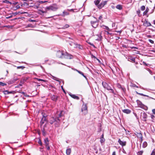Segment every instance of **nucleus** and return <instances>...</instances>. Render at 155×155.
I'll return each instance as SVG.
<instances>
[{"label": "nucleus", "instance_id": "obj_1", "mask_svg": "<svg viewBox=\"0 0 155 155\" xmlns=\"http://www.w3.org/2000/svg\"><path fill=\"white\" fill-rule=\"evenodd\" d=\"M58 8V7L57 5L56 4H53V5L47 7L45 8L46 10H51L53 11H55Z\"/></svg>", "mask_w": 155, "mask_h": 155}, {"label": "nucleus", "instance_id": "obj_2", "mask_svg": "<svg viewBox=\"0 0 155 155\" xmlns=\"http://www.w3.org/2000/svg\"><path fill=\"white\" fill-rule=\"evenodd\" d=\"M102 84L103 87L104 88L106 89L108 91H110V92L113 93V90L112 88L110 86H109L107 83L105 82H103Z\"/></svg>", "mask_w": 155, "mask_h": 155}, {"label": "nucleus", "instance_id": "obj_3", "mask_svg": "<svg viewBox=\"0 0 155 155\" xmlns=\"http://www.w3.org/2000/svg\"><path fill=\"white\" fill-rule=\"evenodd\" d=\"M47 2L46 1L44 2H43L42 1H37L35 3V4L34 5L32 6H34V8L38 9L40 8V7H39V6L40 5V4L43 3Z\"/></svg>", "mask_w": 155, "mask_h": 155}, {"label": "nucleus", "instance_id": "obj_4", "mask_svg": "<svg viewBox=\"0 0 155 155\" xmlns=\"http://www.w3.org/2000/svg\"><path fill=\"white\" fill-rule=\"evenodd\" d=\"M87 107L86 104H83L81 108V111L85 115L87 113Z\"/></svg>", "mask_w": 155, "mask_h": 155}, {"label": "nucleus", "instance_id": "obj_5", "mask_svg": "<svg viewBox=\"0 0 155 155\" xmlns=\"http://www.w3.org/2000/svg\"><path fill=\"white\" fill-rule=\"evenodd\" d=\"M137 102L139 107L144 109H145L146 108H147V107L143 104L139 100H137Z\"/></svg>", "mask_w": 155, "mask_h": 155}, {"label": "nucleus", "instance_id": "obj_6", "mask_svg": "<svg viewBox=\"0 0 155 155\" xmlns=\"http://www.w3.org/2000/svg\"><path fill=\"white\" fill-rule=\"evenodd\" d=\"M64 54L63 51H58L57 52L56 55L59 58H63Z\"/></svg>", "mask_w": 155, "mask_h": 155}, {"label": "nucleus", "instance_id": "obj_7", "mask_svg": "<svg viewBox=\"0 0 155 155\" xmlns=\"http://www.w3.org/2000/svg\"><path fill=\"white\" fill-rule=\"evenodd\" d=\"M63 58L71 59L73 58V56L66 52L64 54Z\"/></svg>", "mask_w": 155, "mask_h": 155}, {"label": "nucleus", "instance_id": "obj_8", "mask_svg": "<svg viewBox=\"0 0 155 155\" xmlns=\"http://www.w3.org/2000/svg\"><path fill=\"white\" fill-rule=\"evenodd\" d=\"M98 21H91V24L94 28H96L98 25Z\"/></svg>", "mask_w": 155, "mask_h": 155}, {"label": "nucleus", "instance_id": "obj_9", "mask_svg": "<svg viewBox=\"0 0 155 155\" xmlns=\"http://www.w3.org/2000/svg\"><path fill=\"white\" fill-rule=\"evenodd\" d=\"M60 120L59 118L58 117H57V119H56V121H55L54 125L55 127H58L60 124Z\"/></svg>", "mask_w": 155, "mask_h": 155}, {"label": "nucleus", "instance_id": "obj_10", "mask_svg": "<svg viewBox=\"0 0 155 155\" xmlns=\"http://www.w3.org/2000/svg\"><path fill=\"white\" fill-rule=\"evenodd\" d=\"M137 137L139 138H140V142L141 143L143 141V136L142 134L140 133H137L135 134Z\"/></svg>", "mask_w": 155, "mask_h": 155}, {"label": "nucleus", "instance_id": "obj_11", "mask_svg": "<svg viewBox=\"0 0 155 155\" xmlns=\"http://www.w3.org/2000/svg\"><path fill=\"white\" fill-rule=\"evenodd\" d=\"M43 8H44L43 7L42 8H40V9H38V13L41 15H42V14L46 13L47 12V10L46 11H44L43 10Z\"/></svg>", "mask_w": 155, "mask_h": 155}, {"label": "nucleus", "instance_id": "obj_12", "mask_svg": "<svg viewBox=\"0 0 155 155\" xmlns=\"http://www.w3.org/2000/svg\"><path fill=\"white\" fill-rule=\"evenodd\" d=\"M143 25L146 27H149L151 26L150 23L147 21L145 20L144 21Z\"/></svg>", "mask_w": 155, "mask_h": 155}, {"label": "nucleus", "instance_id": "obj_13", "mask_svg": "<svg viewBox=\"0 0 155 155\" xmlns=\"http://www.w3.org/2000/svg\"><path fill=\"white\" fill-rule=\"evenodd\" d=\"M56 118L55 117H51L49 120V123L51 124H52L54 123L55 122V121H56Z\"/></svg>", "mask_w": 155, "mask_h": 155}, {"label": "nucleus", "instance_id": "obj_14", "mask_svg": "<svg viewBox=\"0 0 155 155\" xmlns=\"http://www.w3.org/2000/svg\"><path fill=\"white\" fill-rule=\"evenodd\" d=\"M118 142L122 146H124L126 144V142L125 141H122L120 139L118 140Z\"/></svg>", "mask_w": 155, "mask_h": 155}, {"label": "nucleus", "instance_id": "obj_15", "mask_svg": "<svg viewBox=\"0 0 155 155\" xmlns=\"http://www.w3.org/2000/svg\"><path fill=\"white\" fill-rule=\"evenodd\" d=\"M69 95L72 98H73L74 99H77V100H79V97L78 96H76L75 94H72L71 93H70L69 94Z\"/></svg>", "mask_w": 155, "mask_h": 155}, {"label": "nucleus", "instance_id": "obj_16", "mask_svg": "<svg viewBox=\"0 0 155 155\" xmlns=\"http://www.w3.org/2000/svg\"><path fill=\"white\" fill-rule=\"evenodd\" d=\"M3 93L5 94H13L14 93V91H9L8 90H5L3 92Z\"/></svg>", "mask_w": 155, "mask_h": 155}, {"label": "nucleus", "instance_id": "obj_17", "mask_svg": "<svg viewBox=\"0 0 155 155\" xmlns=\"http://www.w3.org/2000/svg\"><path fill=\"white\" fill-rule=\"evenodd\" d=\"M44 142L45 143V146H47L49 145V140L48 138H45L44 139Z\"/></svg>", "mask_w": 155, "mask_h": 155}, {"label": "nucleus", "instance_id": "obj_18", "mask_svg": "<svg viewBox=\"0 0 155 155\" xmlns=\"http://www.w3.org/2000/svg\"><path fill=\"white\" fill-rule=\"evenodd\" d=\"M46 119L45 117V116H43L40 122L41 125H42V124L44 123L45 121H46Z\"/></svg>", "mask_w": 155, "mask_h": 155}, {"label": "nucleus", "instance_id": "obj_19", "mask_svg": "<svg viewBox=\"0 0 155 155\" xmlns=\"http://www.w3.org/2000/svg\"><path fill=\"white\" fill-rule=\"evenodd\" d=\"M122 111L125 113L127 114H129L130 113L131 110L129 109H124L122 110Z\"/></svg>", "mask_w": 155, "mask_h": 155}, {"label": "nucleus", "instance_id": "obj_20", "mask_svg": "<svg viewBox=\"0 0 155 155\" xmlns=\"http://www.w3.org/2000/svg\"><path fill=\"white\" fill-rule=\"evenodd\" d=\"M74 70V71H77V72H78L79 74H80L82 75L85 78H86V77L84 75V74H83V72H82L80 71H79V70L76 69H74H74H72Z\"/></svg>", "mask_w": 155, "mask_h": 155}, {"label": "nucleus", "instance_id": "obj_21", "mask_svg": "<svg viewBox=\"0 0 155 155\" xmlns=\"http://www.w3.org/2000/svg\"><path fill=\"white\" fill-rule=\"evenodd\" d=\"M57 96L54 95H52L51 97V99L54 101H56L57 99Z\"/></svg>", "mask_w": 155, "mask_h": 155}, {"label": "nucleus", "instance_id": "obj_22", "mask_svg": "<svg viewBox=\"0 0 155 155\" xmlns=\"http://www.w3.org/2000/svg\"><path fill=\"white\" fill-rule=\"evenodd\" d=\"M71 152V150L70 148L67 149L66 150V153L67 155H70Z\"/></svg>", "mask_w": 155, "mask_h": 155}, {"label": "nucleus", "instance_id": "obj_23", "mask_svg": "<svg viewBox=\"0 0 155 155\" xmlns=\"http://www.w3.org/2000/svg\"><path fill=\"white\" fill-rule=\"evenodd\" d=\"M149 11V8L147 7L145 11L143 12V15H146L147 14V12Z\"/></svg>", "mask_w": 155, "mask_h": 155}, {"label": "nucleus", "instance_id": "obj_24", "mask_svg": "<svg viewBox=\"0 0 155 155\" xmlns=\"http://www.w3.org/2000/svg\"><path fill=\"white\" fill-rule=\"evenodd\" d=\"M116 8L119 10H121L122 9V5H118L116 6Z\"/></svg>", "mask_w": 155, "mask_h": 155}, {"label": "nucleus", "instance_id": "obj_25", "mask_svg": "<svg viewBox=\"0 0 155 155\" xmlns=\"http://www.w3.org/2000/svg\"><path fill=\"white\" fill-rule=\"evenodd\" d=\"M104 6V5L101 3L99 5H97L98 8L99 9H101Z\"/></svg>", "mask_w": 155, "mask_h": 155}, {"label": "nucleus", "instance_id": "obj_26", "mask_svg": "<svg viewBox=\"0 0 155 155\" xmlns=\"http://www.w3.org/2000/svg\"><path fill=\"white\" fill-rule=\"evenodd\" d=\"M147 146V143L146 142H144L143 143L142 147L143 148L146 147Z\"/></svg>", "mask_w": 155, "mask_h": 155}, {"label": "nucleus", "instance_id": "obj_27", "mask_svg": "<svg viewBox=\"0 0 155 155\" xmlns=\"http://www.w3.org/2000/svg\"><path fill=\"white\" fill-rule=\"evenodd\" d=\"M63 14L62 15L63 16H64L65 15H68V13L67 12H65L64 11L63 12Z\"/></svg>", "mask_w": 155, "mask_h": 155}, {"label": "nucleus", "instance_id": "obj_28", "mask_svg": "<svg viewBox=\"0 0 155 155\" xmlns=\"http://www.w3.org/2000/svg\"><path fill=\"white\" fill-rule=\"evenodd\" d=\"M61 113H62V111H61V112L58 115V116H55V117L57 119L58 117L60 119V117H61L62 116Z\"/></svg>", "mask_w": 155, "mask_h": 155}, {"label": "nucleus", "instance_id": "obj_29", "mask_svg": "<svg viewBox=\"0 0 155 155\" xmlns=\"http://www.w3.org/2000/svg\"><path fill=\"white\" fill-rule=\"evenodd\" d=\"M105 141V139L104 138H100V142L101 143H104Z\"/></svg>", "mask_w": 155, "mask_h": 155}, {"label": "nucleus", "instance_id": "obj_30", "mask_svg": "<svg viewBox=\"0 0 155 155\" xmlns=\"http://www.w3.org/2000/svg\"><path fill=\"white\" fill-rule=\"evenodd\" d=\"M143 118L146 119L147 117V115L145 113H143Z\"/></svg>", "mask_w": 155, "mask_h": 155}, {"label": "nucleus", "instance_id": "obj_31", "mask_svg": "<svg viewBox=\"0 0 155 155\" xmlns=\"http://www.w3.org/2000/svg\"><path fill=\"white\" fill-rule=\"evenodd\" d=\"M103 26L104 27V28L105 29L108 31H110V29L108 27L105 25H103Z\"/></svg>", "mask_w": 155, "mask_h": 155}, {"label": "nucleus", "instance_id": "obj_32", "mask_svg": "<svg viewBox=\"0 0 155 155\" xmlns=\"http://www.w3.org/2000/svg\"><path fill=\"white\" fill-rule=\"evenodd\" d=\"M99 2L100 1L98 0H96L94 1V3L96 5H98Z\"/></svg>", "mask_w": 155, "mask_h": 155}, {"label": "nucleus", "instance_id": "obj_33", "mask_svg": "<svg viewBox=\"0 0 155 155\" xmlns=\"http://www.w3.org/2000/svg\"><path fill=\"white\" fill-rule=\"evenodd\" d=\"M143 152V150L140 151H138L137 153L138 155H141Z\"/></svg>", "mask_w": 155, "mask_h": 155}, {"label": "nucleus", "instance_id": "obj_34", "mask_svg": "<svg viewBox=\"0 0 155 155\" xmlns=\"http://www.w3.org/2000/svg\"><path fill=\"white\" fill-rule=\"evenodd\" d=\"M129 60H131L133 61L134 62H135V58H129L128 59V60L129 61Z\"/></svg>", "mask_w": 155, "mask_h": 155}, {"label": "nucleus", "instance_id": "obj_35", "mask_svg": "<svg viewBox=\"0 0 155 155\" xmlns=\"http://www.w3.org/2000/svg\"><path fill=\"white\" fill-rule=\"evenodd\" d=\"M107 1H102L101 3L104 6L105 5H106L107 3Z\"/></svg>", "mask_w": 155, "mask_h": 155}, {"label": "nucleus", "instance_id": "obj_36", "mask_svg": "<svg viewBox=\"0 0 155 155\" xmlns=\"http://www.w3.org/2000/svg\"><path fill=\"white\" fill-rule=\"evenodd\" d=\"M69 26V25L68 24H66L62 28L64 29L65 28H68Z\"/></svg>", "mask_w": 155, "mask_h": 155}, {"label": "nucleus", "instance_id": "obj_37", "mask_svg": "<svg viewBox=\"0 0 155 155\" xmlns=\"http://www.w3.org/2000/svg\"><path fill=\"white\" fill-rule=\"evenodd\" d=\"M25 68V67L24 66H18L17 67V68L18 69L21 68L22 69H24Z\"/></svg>", "mask_w": 155, "mask_h": 155}, {"label": "nucleus", "instance_id": "obj_38", "mask_svg": "<svg viewBox=\"0 0 155 155\" xmlns=\"http://www.w3.org/2000/svg\"><path fill=\"white\" fill-rule=\"evenodd\" d=\"M145 7L144 6H142L141 7V9L142 11H143L145 9Z\"/></svg>", "mask_w": 155, "mask_h": 155}, {"label": "nucleus", "instance_id": "obj_39", "mask_svg": "<svg viewBox=\"0 0 155 155\" xmlns=\"http://www.w3.org/2000/svg\"><path fill=\"white\" fill-rule=\"evenodd\" d=\"M151 155H155V149H154L152 151Z\"/></svg>", "mask_w": 155, "mask_h": 155}, {"label": "nucleus", "instance_id": "obj_40", "mask_svg": "<svg viewBox=\"0 0 155 155\" xmlns=\"http://www.w3.org/2000/svg\"><path fill=\"white\" fill-rule=\"evenodd\" d=\"M137 94H139V95H140L141 96H145V97H148V96L146 95H145V94H143L142 93H137Z\"/></svg>", "mask_w": 155, "mask_h": 155}, {"label": "nucleus", "instance_id": "obj_41", "mask_svg": "<svg viewBox=\"0 0 155 155\" xmlns=\"http://www.w3.org/2000/svg\"><path fill=\"white\" fill-rule=\"evenodd\" d=\"M38 143L40 144L41 146H42V143L41 142V140L39 139L38 141Z\"/></svg>", "mask_w": 155, "mask_h": 155}, {"label": "nucleus", "instance_id": "obj_42", "mask_svg": "<svg viewBox=\"0 0 155 155\" xmlns=\"http://www.w3.org/2000/svg\"><path fill=\"white\" fill-rule=\"evenodd\" d=\"M117 87L119 88H121L123 90H124L123 88L119 84L117 85Z\"/></svg>", "mask_w": 155, "mask_h": 155}, {"label": "nucleus", "instance_id": "obj_43", "mask_svg": "<svg viewBox=\"0 0 155 155\" xmlns=\"http://www.w3.org/2000/svg\"><path fill=\"white\" fill-rule=\"evenodd\" d=\"M148 41L150 43L152 44H153L154 43V41L151 39H149Z\"/></svg>", "mask_w": 155, "mask_h": 155}, {"label": "nucleus", "instance_id": "obj_44", "mask_svg": "<svg viewBox=\"0 0 155 155\" xmlns=\"http://www.w3.org/2000/svg\"><path fill=\"white\" fill-rule=\"evenodd\" d=\"M1 84V85H2V86H4L6 85V84L5 83H4L2 82V83H0Z\"/></svg>", "mask_w": 155, "mask_h": 155}, {"label": "nucleus", "instance_id": "obj_45", "mask_svg": "<svg viewBox=\"0 0 155 155\" xmlns=\"http://www.w3.org/2000/svg\"><path fill=\"white\" fill-rule=\"evenodd\" d=\"M99 20H102V15H100L99 17Z\"/></svg>", "mask_w": 155, "mask_h": 155}, {"label": "nucleus", "instance_id": "obj_46", "mask_svg": "<svg viewBox=\"0 0 155 155\" xmlns=\"http://www.w3.org/2000/svg\"><path fill=\"white\" fill-rule=\"evenodd\" d=\"M53 78H54V80H56V81H59V79L58 78H56L54 77Z\"/></svg>", "mask_w": 155, "mask_h": 155}, {"label": "nucleus", "instance_id": "obj_47", "mask_svg": "<svg viewBox=\"0 0 155 155\" xmlns=\"http://www.w3.org/2000/svg\"><path fill=\"white\" fill-rule=\"evenodd\" d=\"M47 148V149L48 150H49L50 149V147L49 146V145L47 146H45Z\"/></svg>", "mask_w": 155, "mask_h": 155}, {"label": "nucleus", "instance_id": "obj_48", "mask_svg": "<svg viewBox=\"0 0 155 155\" xmlns=\"http://www.w3.org/2000/svg\"><path fill=\"white\" fill-rule=\"evenodd\" d=\"M42 131L43 132V135H44L45 134V130H44V129L43 128V130H42Z\"/></svg>", "mask_w": 155, "mask_h": 155}, {"label": "nucleus", "instance_id": "obj_49", "mask_svg": "<svg viewBox=\"0 0 155 155\" xmlns=\"http://www.w3.org/2000/svg\"><path fill=\"white\" fill-rule=\"evenodd\" d=\"M150 117L152 119H154V118L155 117V116L153 114L151 115Z\"/></svg>", "mask_w": 155, "mask_h": 155}, {"label": "nucleus", "instance_id": "obj_50", "mask_svg": "<svg viewBox=\"0 0 155 155\" xmlns=\"http://www.w3.org/2000/svg\"><path fill=\"white\" fill-rule=\"evenodd\" d=\"M154 11V8L151 10V12H150V14H152L153 13Z\"/></svg>", "mask_w": 155, "mask_h": 155}, {"label": "nucleus", "instance_id": "obj_51", "mask_svg": "<svg viewBox=\"0 0 155 155\" xmlns=\"http://www.w3.org/2000/svg\"><path fill=\"white\" fill-rule=\"evenodd\" d=\"M137 14L138 15H139L140 13V10L137 11Z\"/></svg>", "mask_w": 155, "mask_h": 155}, {"label": "nucleus", "instance_id": "obj_52", "mask_svg": "<svg viewBox=\"0 0 155 155\" xmlns=\"http://www.w3.org/2000/svg\"><path fill=\"white\" fill-rule=\"evenodd\" d=\"M37 80L38 81H45L44 80L41 79H37Z\"/></svg>", "mask_w": 155, "mask_h": 155}, {"label": "nucleus", "instance_id": "obj_53", "mask_svg": "<svg viewBox=\"0 0 155 155\" xmlns=\"http://www.w3.org/2000/svg\"><path fill=\"white\" fill-rule=\"evenodd\" d=\"M152 111L153 114H155V109H153L152 110Z\"/></svg>", "mask_w": 155, "mask_h": 155}, {"label": "nucleus", "instance_id": "obj_54", "mask_svg": "<svg viewBox=\"0 0 155 155\" xmlns=\"http://www.w3.org/2000/svg\"><path fill=\"white\" fill-rule=\"evenodd\" d=\"M61 88H62V89L63 92L65 93V91L64 90V89L63 88V86H61Z\"/></svg>", "mask_w": 155, "mask_h": 155}, {"label": "nucleus", "instance_id": "obj_55", "mask_svg": "<svg viewBox=\"0 0 155 155\" xmlns=\"http://www.w3.org/2000/svg\"><path fill=\"white\" fill-rule=\"evenodd\" d=\"M112 155H116V152H115V151H114L113 152Z\"/></svg>", "mask_w": 155, "mask_h": 155}, {"label": "nucleus", "instance_id": "obj_56", "mask_svg": "<svg viewBox=\"0 0 155 155\" xmlns=\"http://www.w3.org/2000/svg\"><path fill=\"white\" fill-rule=\"evenodd\" d=\"M16 8H17L18 9L20 8V6L19 5H17L16 6Z\"/></svg>", "mask_w": 155, "mask_h": 155}, {"label": "nucleus", "instance_id": "obj_57", "mask_svg": "<svg viewBox=\"0 0 155 155\" xmlns=\"http://www.w3.org/2000/svg\"><path fill=\"white\" fill-rule=\"evenodd\" d=\"M143 64H144V65H146V66H147V64L145 62L143 61Z\"/></svg>", "mask_w": 155, "mask_h": 155}, {"label": "nucleus", "instance_id": "obj_58", "mask_svg": "<svg viewBox=\"0 0 155 155\" xmlns=\"http://www.w3.org/2000/svg\"><path fill=\"white\" fill-rule=\"evenodd\" d=\"M29 21H31V22H33V21H35V20H31V19L30 20H29Z\"/></svg>", "mask_w": 155, "mask_h": 155}, {"label": "nucleus", "instance_id": "obj_59", "mask_svg": "<svg viewBox=\"0 0 155 155\" xmlns=\"http://www.w3.org/2000/svg\"><path fill=\"white\" fill-rule=\"evenodd\" d=\"M107 34L111 35V34L109 33L108 31H106Z\"/></svg>", "mask_w": 155, "mask_h": 155}, {"label": "nucleus", "instance_id": "obj_60", "mask_svg": "<svg viewBox=\"0 0 155 155\" xmlns=\"http://www.w3.org/2000/svg\"><path fill=\"white\" fill-rule=\"evenodd\" d=\"M6 2L7 3H9L10 2L9 1H6Z\"/></svg>", "mask_w": 155, "mask_h": 155}, {"label": "nucleus", "instance_id": "obj_61", "mask_svg": "<svg viewBox=\"0 0 155 155\" xmlns=\"http://www.w3.org/2000/svg\"><path fill=\"white\" fill-rule=\"evenodd\" d=\"M101 138H104V134H103L102 135Z\"/></svg>", "mask_w": 155, "mask_h": 155}, {"label": "nucleus", "instance_id": "obj_62", "mask_svg": "<svg viewBox=\"0 0 155 155\" xmlns=\"http://www.w3.org/2000/svg\"><path fill=\"white\" fill-rule=\"evenodd\" d=\"M120 38L119 37H117V38H116V39L117 40L119 39Z\"/></svg>", "mask_w": 155, "mask_h": 155}, {"label": "nucleus", "instance_id": "obj_63", "mask_svg": "<svg viewBox=\"0 0 155 155\" xmlns=\"http://www.w3.org/2000/svg\"><path fill=\"white\" fill-rule=\"evenodd\" d=\"M116 32H119L120 33L121 31H116Z\"/></svg>", "mask_w": 155, "mask_h": 155}, {"label": "nucleus", "instance_id": "obj_64", "mask_svg": "<svg viewBox=\"0 0 155 155\" xmlns=\"http://www.w3.org/2000/svg\"><path fill=\"white\" fill-rule=\"evenodd\" d=\"M153 24L154 25H155V20L153 21Z\"/></svg>", "mask_w": 155, "mask_h": 155}]
</instances>
